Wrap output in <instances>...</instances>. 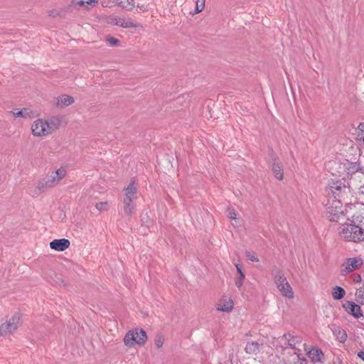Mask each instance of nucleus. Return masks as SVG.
<instances>
[{"instance_id": "nucleus-30", "label": "nucleus", "mask_w": 364, "mask_h": 364, "mask_svg": "<svg viewBox=\"0 0 364 364\" xmlns=\"http://www.w3.org/2000/svg\"><path fill=\"white\" fill-rule=\"evenodd\" d=\"M97 0H73V4L75 6H86L88 5H95Z\"/></svg>"}, {"instance_id": "nucleus-21", "label": "nucleus", "mask_w": 364, "mask_h": 364, "mask_svg": "<svg viewBox=\"0 0 364 364\" xmlns=\"http://www.w3.org/2000/svg\"><path fill=\"white\" fill-rule=\"evenodd\" d=\"M135 200L123 199V211L127 217H132L135 213L136 204Z\"/></svg>"}, {"instance_id": "nucleus-26", "label": "nucleus", "mask_w": 364, "mask_h": 364, "mask_svg": "<svg viewBox=\"0 0 364 364\" xmlns=\"http://www.w3.org/2000/svg\"><path fill=\"white\" fill-rule=\"evenodd\" d=\"M284 341V344L285 345V348L289 346L292 349L296 348V340L294 336H291L290 334H286L282 338Z\"/></svg>"}, {"instance_id": "nucleus-5", "label": "nucleus", "mask_w": 364, "mask_h": 364, "mask_svg": "<svg viewBox=\"0 0 364 364\" xmlns=\"http://www.w3.org/2000/svg\"><path fill=\"white\" fill-rule=\"evenodd\" d=\"M350 184L346 181H332L328 184V194H331L333 200L340 199L347 194L350 191Z\"/></svg>"}, {"instance_id": "nucleus-10", "label": "nucleus", "mask_w": 364, "mask_h": 364, "mask_svg": "<svg viewBox=\"0 0 364 364\" xmlns=\"http://www.w3.org/2000/svg\"><path fill=\"white\" fill-rule=\"evenodd\" d=\"M363 260L360 258H347L341 267V275L346 276L349 273L359 269L363 265Z\"/></svg>"}, {"instance_id": "nucleus-24", "label": "nucleus", "mask_w": 364, "mask_h": 364, "mask_svg": "<svg viewBox=\"0 0 364 364\" xmlns=\"http://www.w3.org/2000/svg\"><path fill=\"white\" fill-rule=\"evenodd\" d=\"M112 1L114 6H119L129 11L134 7V0H112Z\"/></svg>"}, {"instance_id": "nucleus-11", "label": "nucleus", "mask_w": 364, "mask_h": 364, "mask_svg": "<svg viewBox=\"0 0 364 364\" xmlns=\"http://www.w3.org/2000/svg\"><path fill=\"white\" fill-rule=\"evenodd\" d=\"M349 208L355 210V212L351 215L350 219L348 218V221L363 227L364 225V213L361 212L360 209L364 210V208L360 203L351 205Z\"/></svg>"}, {"instance_id": "nucleus-3", "label": "nucleus", "mask_w": 364, "mask_h": 364, "mask_svg": "<svg viewBox=\"0 0 364 364\" xmlns=\"http://www.w3.org/2000/svg\"><path fill=\"white\" fill-rule=\"evenodd\" d=\"M326 218L331 222L339 223L345 219V215L342 208V204L340 199L328 201L326 204Z\"/></svg>"}, {"instance_id": "nucleus-38", "label": "nucleus", "mask_w": 364, "mask_h": 364, "mask_svg": "<svg viewBox=\"0 0 364 364\" xmlns=\"http://www.w3.org/2000/svg\"><path fill=\"white\" fill-rule=\"evenodd\" d=\"M101 4L103 7H109L114 5L112 0H102Z\"/></svg>"}, {"instance_id": "nucleus-32", "label": "nucleus", "mask_w": 364, "mask_h": 364, "mask_svg": "<svg viewBox=\"0 0 364 364\" xmlns=\"http://www.w3.org/2000/svg\"><path fill=\"white\" fill-rule=\"evenodd\" d=\"M279 291L286 297H288V298L294 297V292H293L292 289L290 287L289 283H287V285H284V289L279 290Z\"/></svg>"}, {"instance_id": "nucleus-35", "label": "nucleus", "mask_w": 364, "mask_h": 364, "mask_svg": "<svg viewBox=\"0 0 364 364\" xmlns=\"http://www.w3.org/2000/svg\"><path fill=\"white\" fill-rule=\"evenodd\" d=\"M164 342V338L161 335H157L155 338L154 343L157 348H160Z\"/></svg>"}, {"instance_id": "nucleus-1", "label": "nucleus", "mask_w": 364, "mask_h": 364, "mask_svg": "<svg viewBox=\"0 0 364 364\" xmlns=\"http://www.w3.org/2000/svg\"><path fill=\"white\" fill-rule=\"evenodd\" d=\"M60 124L61 120L57 117H52L48 119H37L32 123L31 129L34 136H47L58 129Z\"/></svg>"}, {"instance_id": "nucleus-20", "label": "nucleus", "mask_w": 364, "mask_h": 364, "mask_svg": "<svg viewBox=\"0 0 364 364\" xmlns=\"http://www.w3.org/2000/svg\"><path fill=\"white\" fill-rule=\"evenodd\" d=\"M234 306L233 301L230 298L221 299L218 305L217 310L223 312H230L232 310Z\"/></svg>"}, {"instance_id": "nucleus-39", "label": "nucleus", "mask_w": 364, "mask_h": 364, "mask_svg": "<svg viewBox=\"0 0 364 364\" xmlns=\"http://www.w3.org/2000/svg\"><path fill=\"white\" fill-rule=\"evenodd\" d=\"M297 364H309L308 360L304 358H301L299 355H297Z\"/></svg>"}, {"instance_id": "nucleus-12", "label": "nucleus", "mask_w": 364, "mask_h": 364, "mask_svg": "<svg viewBox=\"0 0 364 364\" xmlns=\"http://www.w3.org/2000/svg\"><path fill=\"white\" fill-rule=\"evenodd\" d=\"M306 355L313 363H323L325 360L323 352L318 348L312 347L306 352Z\"/></svg>"}, {"instance_id": "nucleus-16", "label": "nucleus", "mask_w": 364, "mask_h": 364, "mask_svg": "<svg viewBox=\"0 0 364 364\" xmlns=\"http://www.w3.org/2000/svg\"><path fill=\"white\" fill-rule=\"evenodd\" d=\"M70 242L68 239H55L50 242V247L58 252H63L70 247Z\"/></svg>"}, {"instance_id": "nucleus-15", "label": "nucleus", "mask_w": 364, "mask_h": 364, "mask_svg": "<svg viewBox=\"0 0 364 364\" xmlns=\"http://www.w3.org/2000/svg\"><path fill=\"white\" fill-rule=\"evenodd\" d=\"M75 102L72 96L68 95H61L54 99V105L57 108L62 109L68 107Z\"/></svg>"}, {"instance_id": "nucleus-44", "label": "nucleus", "mask_w": 364, "mask_h": 364, "mask_svg": "<svg viewBox=\"0 0 364 364\" xmlns=\"http://www.w3.org/2000/svg\"><path fill=\"white\" fill-rule=\"evenodd\" d=\"M348 181H346V183L347 184ZM348 183H352V181H350V183L348 182Z\"/></svg>"}, {"instance_id": "nucleus-41", "label": "nucleus", "mask_w": 364, "mask_h": 364, "mask_svg": "<svg viewBox=\"0 0 364 364\" xmlns=\"http://www.w3.org/2000/svg\"><path fill=\"white\" fill-rule=\"evenodd\" d=\"M136 7L140 9L141 11H146L148 10L147 6L144 4H137Z\"/></svg>"}, {"instance_id": "nucleus-42", "label": "nucleus", "mask_w": 364, "mask_h": 364, "mask_svg": "<svg viewBox=\"0 0 364 364\" xmlns=\"http://www.w3.org/2000/svg\"><path fill=\"white\" fill-rule=\"evenodd\" d=\"M353 281L355 282H360L361 281V277L359 274L354 276Z\"/></svg>"}, {"instance_id": "nucleus-14", "label": "nucleus", "mask_w": 364, "mask_h": 364, "mask_svg": "<svg viewBox=\"0 0 364 364\" xmlns=\"http://www.w3.org/2000/svg\"><path fill=\"white\" fill-rule=\"evenodd\" d=\"M11 113L16 118H24V119H31L34 118L37 116V114L35 111L31 109V108L26 107L23 109L16 108L11 111Z\"/></svg>"}, {"instance_id": "nucleus-40", "label": "nucleus", "mask_w": 364, "mask_h": 364, "mask_svg": "<svg viewBox=\"0 0 364 364\" xmlns=\"http://www.w3.org/2000/svg\"><path fill=\"white\" fill-rule=\"evenodd\" d=\"M107 41L109 42L112 46H116L119 43V41L113 37L107 38Z\"/></svg>"}, {"instance_id": "nucleus-33", "label": "nucleus", "mask_w": 364, "mask_h": 364, "mask_svg": "<svg viewBox=\"0 0 364 364\" xmlns=\"http://www.w3.org/2000/svg\"><path fill=\"white\" fill-rule=\"evenodd\" d=\"M95 208L100 212L107 211L109 209V203L107 201L99 202L95 204Z\"/></svg>"}, {"instance_id": "nucleus-9", "label": "nucleus", "mask_w": 364, "mask_h": 364, "mask_svg": "<svg viewBox=\"0 0 364 364\" xmlns=\"http://www.w3.org/2000/svg\"><path fill=\"white\" fill-rule=\"evenodd\" d=\"M346 162H347V159H338L333 161H330L327 164V168L331 171V174L333 176H338L342 178V180H345V168H346Z\"/></svg>"}, {"instance_id": "nucleus-13", "label": "nucleus", "mask_w": 364, "mask_h": 364, "mask_svg": "<svg viewBox=\"0 0 364 364\" xmlns=\"http://www.w3.org/2000/svg\"><path fill=\"white\" fill-rule=\"evenodd\" d=\"M109 23L122 28H137L139 24L134 23L131 18H122L118 16L112 17Z\"/></svg>"}, {"instance_id": "nucleus-36", "label": "nucleus", "mask_w": 364, "mask_h": 364, "mask_svg": "<svg viewBox=\"0 0 364 364\" xmlns=\"http://www.w3.org/2000/svg\"><path fill=\"white\" fill-rule=\"evenodd\" d=\"M246 257L252 262H258L259 259L255 252H246Z\"/></svg>"}, {"instance_id": "nucleus-27", "label": "nucleus", "mask_w": 364, "mask_h": 364, "mask_svg": "<svg viewBox=\"0 0 364 364\" xmlns=\"http://www.w3.org/2000/svg\"><path fill=\"white\" fill-rule=\"evenodd\" d=\"M357 140L359 144L364 146V123H360L357 128Z\"/></svg>"}, {"instance_id": "nucleus-31", "label": "nucleus", "mask_w": 364, "mask_h": 364, "mask_svg": "<svg viewBox=\"0 0 364 364\" xmlns=\"http://www.w3.org/2000/svg\"><path fill=\"white\" fill-rule=\"evenodd\" d=\"M355 296L358 303L364 304V285L356 290Z\"/></svg>"}, {"instance_id": "nucleus-18", "label": "nucleus", "mask_w": 364, "mask_h": 364, "mask_svg": "<svg viewBox=\"0 0 364 364\" xmlns=\"http://www.w3.org/2000/svg\"><path fill=\"white\" fill-rule=\"evenodd\" d=\"M344 308L347 311L348 313L350 314L356 318H359L363 316L362 310L360 306L355 304L353 301H348L346 304H344Z\"/></svg>"}, {"instance_id": "nucleus-19", "label": "nucleus", "mask_w": 364, "mask_h": 364, "mask_svg": "<svg viewBox=\"0 0 364 364\" xmlns=\"http://www.w3.org/2000/svg\"><path fill=\"white\" fill-rule=\"evenodd\" d=\"M330 328L336 338L340 343H344L347 339V333L346 331L341 326L336 324H331Z\"/></svg>"}, {"instance_id": "nucleus-8", "label": "nucleus", "mask_w": 364, "mask_h": 364, "mask_svg": "<svg viewBox=\"0 0 364 364\" xmlns=\"http://www.w3.org/2000/svg\"><path fill=\"white\" fill-rule=\"evenodd\" d=\"M66 175V170L60 168L52 173L50 178L46 181H41L38 183V188L40 190H44L47 188H51L57 185Z\"/></svg>"}, {"instance_id": "nucleus-7", "label": "nucleus", "mask_w": 364, "mask_h": 364, "mask_svg": "<svg viewBox=\"0 0 364 364\" xmlns=\"http://www.w3.org/2000/svg\"><path fill=\"white\" fill-rule=\"evenodd\" d=\"M346 164L344 181H355L357 178L361 180L364 178V169L360 167V164L347 160Z\"/></svg>"}, {"instance_id": "nucleus-34", "label": "nucleus", "mask_w": 364, "mask_h": 364, "mask_svg": "<svg viewBox=\"0 0 364 364\" xmlns=\"http://www.w3.org/2000/svg\"><path fill=\"white\" fill-rule=\"evenodd\" d=\"M205 0H196L195 13L201 12L205 8Z\"/></svg>"}, {"instance_id": "nucleus-17", "label": "nucleus", "mask_w": 364, "mask_h": 364, "mask_svg": "<svg viewBox=\"0 0 364 364\" xmlns=\"http://www.w3.org/2000/svg\"><path fill=\"white\" fill-rule=\"evenodd\" d=\"M138 185L132 181L129 184L124 188V199L135 200L137 198Z\"/></svg>"}, {"instance_id": "nucleus-28", "label": "nucleus", "mask_w": 364, "mask_h": 364, "mask_svg": "<svg viewBox=\"0 0 364 364\" xmlns=\"http://www.w3.org/2000/svg\"><path fill=\"white\" fill-rule=\"evenodd\" d=\"M272 171L276 178L282 180L283 178V170L279 163L274 162L272 165Z\"/></svg>"}, {"instance_id": "nucleus-4", "label": "nucleus", "mask_w": 364, "mask_h": 364, "mask_svg": "<svg viewBox=\"0 0 364 364\" xmlns=\"http://www.w3.org/2000/svg\"><path fill=\"white\" fill-rule=\"evenodd\" d=\"M147 340L145 331L139 328L129 330L124 338V343L128 347H132L135 344L144 345Z\"/></svg>"}, {"instance_id": "nucleus-6", "label": "nucleus", "mask_w": 364, "mask_h": 364, "mask_svg": "<svg viewBox=\"0 0 364 364\" xmlns=\"http://www.w3.org/2000/svg\"><path fill=\"white\" fill-rule=\"evenodd\" d=\"M21 323V316L19 313H15L6 322L0 326V336L14 333L18 329Z\"/></svg>"}, {"instance_id": "nucleus-23", "label": "nucleus", "mask_w": 364, "mask_h": 364, "mask_svg": "<svg viewBox=\"0 0 364 364\" xmlns=\"http://www.w3.org/2000/svg\"><path fill=\"white\" fill-rule=\"evenodd\" d=\"M260 344L256 341H250L246 344L245 350L247 353L257 355L259 353Z\"/></svg>"}, {"instance_id": "nucleus-29", "label": "nucleus", "mask_w": 364, "mask_h": 364, "mask_svg": "<svg viewBox=\"0 0 364 364\" xmlns=\"http://www.w3.org/2000/svg\"><path fill=\"white\" fill-rule=\"evenodd\" d=\"M345 290L341 287L336 286L333 289L332 296L334 299H341L345 296Z\"/></svg>"}, {"instance_id": "nucleus-2", "label": "nucleus", "mask_w": 364, "mask_h": 364, "mask_svg": "<svg viewBox=\"0 0 364 364\" xmlns=\"http://www.w3.org/2000/svg\"><path fill=\"white\" fill-rule=\"evenodd\" d=\"M337 233L346 242L357 243L364 240V228L348 221L338 226Z\"/></svg>"}, {"instance_id": "nucleus-37", "label": "nucleus", "mask_w": 364, "mask_h": 364, "mask_svg": "<svg viewBox=\"0 0 364 364\" xmlns=\"http://www.w3.org/2000/svg\"><path fill=\"white\" fill-rule=\"evenodd\" d=\"M228 215L230 219L231 220H235L236 219V213L234 209L232 208H229L228 210Z\"/></svg>"}, {"instance_id": "nucleus-43", "label": "nucleus", "mask_w": 364, "mask_h": 364, "mask_svg": "<svg viewBox=\"0 0 364 364\" xmlns=\"http://www.w3.org/2000/svg\"><path fill=\"white\" fill-rule=\"evenodd\" d=\"M358 357L362 359L364 361V351H360L358 353Z\"/></svg>"}, {"instance_id": "nucleus-22", "label": "nucleus", "mask_w": 364, "mask_h": 364, "mask_svg": "<svg viewBox=\"0 0 364 364\" xmlns=\"http://www.w3.org/2000/svg\"><path fill=\"white\" fill-rule=\"evenodd\" d=\"M274 276L277 289L279 290L284 289V285H287L288 283L286 277H284V274L280 271L277 270L275 272Z\"/></svg>"}, {"instance_id": "nucleus-25", "label": "nucleus", "mask_w": 364, "mask_h": 364, "mask_svg": "<svg viewBox=\"0 0 364 364\" xmlns=\"http://www.w3.org/2000/svg\"><path fill=\"white\" fill-rule=\"evenodd\" d=\"M235 267L239 274L238 277L235 279V286L237 288H240L243 284L245 276L242 269V265L237 264H235Z\"/></svg>"}]
</instances>
